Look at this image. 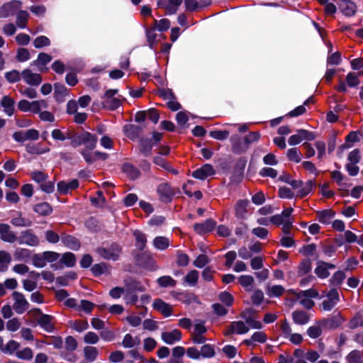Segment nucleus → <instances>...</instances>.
<instances>
[{
	"label": "nucleus",
	"instance_id": "1",
	"mask_svg": "<svg viewBox=\"0 0 363 363\" xmlns=\"http://www.w3.org/2000/svg\"><path fill=\"white\" fill-rule=\"evenodd\" d=\"M247 162L245 157H240L233 167V173L230 177L231 184H238L242 182L244 177V172Z\"/></svg>",
	"mask_w": 363,
	"mask_h": 363
},
{
	"label": "nucleus",
	"instance_id": "2",
	"mask_svg": "<svg viewBox=\"0 0 363 363\" xmlns=\"http://www.w3.org/2000/svg\"><path fill=\"white\" fill-rule=\"evenodd\" d=\"M122 248L116 242H112L108 247H98V254L105 259L116 261L119 259Z\"/></svg>",
	"mask_w": 363,
	"mask_h": 363
},
{
	"label": "nucleus",
	"instance_id": "3",
	"mask_svg": "<svg viewBox=\"0 0 363 363\" xmlns=\"http://www.w3.org/2000/svg\"><path fill=\"white\" fill-rule=\"evenodd\" d=\"M359 76L355 72H349L346 76L345 82L340 79L339 84L335 89L340 93H346L347 91V86L350 88L357 87L360 83Z\"/></svg>",
	"mask_w": 363,
	"mask_h": 363
},
{
	"label": "nucleus",
	"instance_id": "4",
	"mask_svg": "<svg viewBox=\"0 0 363 363\" xmlns=\"http://www.w3.org/2000/svg\"><path fill=\"white\" fill-rule=\"evenodd\" d=\"M137 265L148 271H155L157 269L156 261L151 255L147 252H141L135 257Z\"/></svg>",
	"mask_w": 363,
	"mask_h": 363
},
{
	"label": "nucleus",
	"instance_id": "5",
	"mask_svg": "<svg viewBox=\"0 0 363 363\" xmlns=\"http://www.w3.org/2000/svg\"><path fill=\"white\" fill-rule=\"evenodd\" d=\"M157 194L159 196V200L164 203L172 202L175 194L174 190L167 182L162 183L157 186Z\"/></svg>",
	"mask_w": 363,
	"mask_h": 363
},
{
	"label": "nucleus",
	"instance_id": "6",
	"mask_svg": "<svg viewBox=\"0 0 363 363\" xmlns=\"http://www.w3.org/2000/svg\"><path fill=\"white\" fill-rule=\"evenodd\" d=\"M21 6L22 2L19 0H12L4 4L0 7V18H8L14 16L21 10Z\"/></svg>",
	"mask_w": 363,
	"mask_h": 363
},
{
	"label": "nucleus",
	"instance_id": "7",
	"mask_svg": "<svg viewBox=\"0 0 363 363\" xmlns=\"http://www.w3.org/2000/svg\"><path fill=\"white\" fill-rule=\"evenodd\" d=\"M125 293L133 294L136 292H145L146 288L142 283L133 277H127L123 279Z\"/></svg>",
	"mask_w": 363,
	"mask_h": 363
},
{
	"label": "nucleus",
	"instance_id": "8",
	"mask_svg": "<svg viewBox=\"0 0 363 363\" xmlns=\"http://www.w3.org/2000/svg\"><path fill=\"white\" fill-rule=\"evenodd\" d=\"M12 298L14 300L13 308L18 314H23L29 308V303L26 299L24 295L18 291L12 293Z\"/></svg>",
	"mask_w": 363,
	"mask_h": 363
},
{
	"label": "nucleus",
	"instance_id": "9",
	"mask_svg": "<svg viewBox=\"0 0 363 363\" xmlns=\"http://www.w3.org/2000/svg\"><path fill=\"white\" fill-rule=\"evenodd\" d=\"M344 321L345 319L342 318L340 313H337L330 318L319 320L318 323L325 329L334 330L340 327Z\"/></svg>",
	"mask_w": 363,
	"mask_h": 363
},
{
	"label": "nucleus",
	"instance_id": "10",
	"mask_svg": "<svg viewBox=\"0 0 363 363\" xmlns=\"http://www.w3.org/2000/svg\"><path fill=\"white\" fill-rule=\"evenodd\" d=\"M144 125L126 124L123 128L124 135L131 140L139 139L143 133Z\"/></svg>",
	"mask_w": 363,
	"mask_h": 363
},
{
	"label": "nucleus",
	"instance_id": "11",
	"mask_svg": "<svg viewBox=\"0 0 363 363\" xmlns=\"http://www.w3.org/2000/svg\"><path fill=\"white\" fill-rule=\"evenodd\" d=\"M16 240L20 245L26 244L30 246H37L39 244L38 238L32 232L31 230L22 231L21 235L17 237Z\"/></svg>",
	"mask_w": 363,
	"mask_h": 363
},
{
	"label": "nucleus",
	"instance_id": "12",
	"mask_svg": "<svg viewBox=\"0 0 363 363\" xmlns=\"http://www.w3.org/2000/svg\"><path fill=\"white\" fill-rule=\"evenodd\" d=\"M216 225V221L213 218H208L203 223H196L194 225V231L203 235L213 231Z\"/></svg>",
	"mask_w": 363,
	"mask_h": 363
},
{
	"label": "nucleus",
	"instance_id": "13",
	"mask_svg": "<svg viewBox=\"0 0 363 363\" xmlns=\"http://www.w3.org/2000/svg\"><path fill=\"white\" fill-rule=\"evenodd\" d=\"M230 140L232 145V151L235 154H242L245 152L249 148L244 138H242L238 135H232Z\"/></svg>",
	"mask_w": 363,
	"mask_h": 363
},
{
	"label": "nucleus",
	"instance_id": "14",
	"mask_svg": "<svg viewBox=\"0 0 363 363\" xmlns=\"http://www.w3.org/2000/svg\"><path fill=\"white\" fill-rule=\"evenodd\" d=\"M216 174L213 167L211 164H204L201 167L196 169L192 172V177L200 180H205L210 176Z\"/></svg>",
	"mask_w": 363,
	"mask_h": 363
},
{
	"label": "nucleus",
	"instance_id": "15",
	"mask_svg": "<svg viewBox=\"0 0 363 363\" xmlns=\"http://www.w3.org/2000/svg\"><path fill=\"white\" fill-rule=\"evenodd\" d=\"M152 308L154 310L161 313L162 315L166 318L170 316L173 312L172 306L160 298L154 300Z\"/></svg>",
	"mask_w": 363,
	"mask_h": 363
},
{
	"label": "nucleus",
	"instance_id": "16",
	"mask_svg": "<svg viewBox=\"0 0 363 363\" xmlns=\"http://www.w3.org/2000/svg\"><path fill=\"white\" fill-rule=\"evenodd\" d=\"M340 11L347 17H352L357 12L356 4L350 0H340L338 4Z\"/></svg>",
	"mask_w": 363,
	"mask_h": 363
},
{
	"label": "nucleus",
	"instance_id": "17",
	"mask_svg": "<svg viewBox=\"0 0 363 363\" xmlns=\"http://www.w3.org/2000/svg\"><path fill=\"white\" fill-rule=\"evenodd\" d=\"M79 186V181L77 179H72L69 182L60 181L57 184V191L62 195H67L69 190L77 189Z\"/></svg>",
	"mask_w": 363,
	"mask_h": 363
},
{
	"label": "nucleus",
	"instance_id": "18",
	"mask_svg": "<svg viewBox=\"0 0 363 363\" xmlns=\"http://www.w3.org/2000/svg\"><path fill=\"white\" fill-rule=\"evenodd\" d=\"M22 77L23 80L30 86H38L42 82V77L40 74L33 73L30 69L23 70Z\"/></svg>",
	"mask_w": 363,
	"mask_h": 363
},
{
	"label": "nucleus",
	"instance_id": "19",
	"mask_svg": "<svg viewBox=\"0 0 363 363\" xmlns=\"http://www.w3.org/2000/svg\"><path fill=\"white\" fill-rule=\"evenodd\" d=\"M11 227L6 223H0V238L4 242L13 243L17 240L15 233L11 231Z\"/></svg>",
	"mask_w": 363,
	"mask_h": 363
},
{
	"label": "nucleus",
	"instance_id": "20",
	"mask_svg": "<svg viewBox=\"0 0 363 363\" xmlns=\"http://www.w3.org/2000/svg\"><path fill=\"white\" fill-rule=\"evenodd\" d=\"M55 318L48 314H42L41 316L38 319V325L48 333L54 332L55 328L54 324L52 323Z\"/></svg>",
	"mask_w": 363,
	"mask_h": 363
},
{
	"label": "nucleus",
	"instance_id": "21",
	"mask_svg": "<svg viewBox=\"0 0 363 363\" xmlns=\"http://www.w3.org/2000/svg\"><path fill=\"white\" fill-rule=\"evenodd\" d=\"M121 171L132 181L138 179L141 175L139 169L129 162H125L122 164Z\"/></svg>",
	"mask_w": 363,
	"mask_h": 363
},
{
	"label": "nucleus",
	"instance_id": "22",
	"mask_svg": "<svg viewBox=\"0 0 363 363\" xmlns=\"http://www.w3.org/2000/svg\"><path fill=\"white\" fill-rule=\"evenodd\" d=\"M153 145L151 138H140L138 140L140 152L145 157H150L152 155Z\"/></svg>",
	"mask_w": 363,
	"mask_h": 363
},
{
	"label": "nucleus",
	"instance_id": "23",
	"mask_svg": "<svg viewBox=\"0 0 363 363\" xmlns=\"http://www.w3.org/2000/svg\"><path fill=\"white\" fill-rule=\"evenodd\" d=\"M61 241L67 247L77 251L81 247V242L79 239L73 235L63 233L61 235Z\"/></svg>",
	"mask_w": 363,
	"mask_h": 363
},
{
	"label": "nucleus",
	"instance_id": "24",
	"mask_svg": "<svg viewBox=\"0 0 363 363\" xmlns=\"http://www.w3.org/2000/svg\"><path fill=\"white\" fill-rule=\"evenodd\" d=\"M182 337V333L178 329H174L171 332H163L162 333V340L168 345H173L175 342L180 341Z\"/></svg>",
	"mask_w": 363,
	"mask_h": 363
},
{
	"label": "nucleus",
	"instance_id": "25",
	"mask_svg": "<svg viewBox=\"0 0 363 363\" xmlns=\"http://www.w3.org/2000/svg\"><path fill=\"white\" fill-rule=\"evenodd\" d=\"M67 95L68 89L63 84L60 82L54 84V98L57 102H64Z\"/></svg>",
	"mask_w": 363,
	"mask_h": 363
},
{
	"label": "nucleus",
	"instance_id": "26",
	"mask_svg": "<svg viewBox=\"0 0 363 363\" xmlns=\"http://www.w3.org/2000/svg\"><path fill=\"white\" fill-rule=\"evenodd\" d=\"M248 205L249 201L247 199H240L237 201L235 206L236 218L239 219H245L246 218Z\"/></svg>",
	"mask_w": 363,
	"mask_h": 363
},
{
	"label": "nucleus",
	"instance_id": "27",
	"mask_svg": "<svg viewBox=\"0 0 363 363\" xmlns=\"http://www.w3.org/2000/svg\"><path fill=\"white\" fill-rule=\"evenodd\" d=\"M33 211L41 216H48L50 215L53 208L52 206L48 202H42L33 206Z\"/></svg>",
	"mask_w": 363,
	"mask_h": 363
},
{
	"label": "nucleus",
	"instance_id": "28",
	"mask_svg": "<svg viewBox=\"0 0 363 363\" xmlns=\"http://www.w3.org/2000/svg\"><path fill=\"white\" fill-rule=\"evenodd\" d=\"M1 106L4 108V111L9 116H11L15 111V101L9 96H3L1 101Z\"/></svg>",
	"mask_w": 363,
	"mask_h": 363
},
{
	"label": "nucleus",
	"instance_id": "29",
	"mask_svg": "<svg viewBox=\"0 0 363 363\" xmlns=\"http://www.w3.org/2000/svg\"><path fill=\"white\" fill-rule=\"evenodd\" d=\"M98 141V138L96 135L89 132H84V144L86 149L89 151L93 150L96 147Z\"/></svg>",
	"mask_w": 363,
	"mask_h": 363
},
{
	"label": "nucleus",
	"instance_id": "30",
	"mask_svg": "<svg viewBox=\"0 0 363 363\" xmlns=\"http://www.w3.org/2000/svg\"><path fill=\"white\" fill-rule=\"evenodd\" d=\"M133 234L135 239V247L138 250L143 251L147 244L146 235L139 230H134Z\"/></svg>",
	"mask_w": 363,
	"mask_h": 363
},
{
	"label": "nucleus",
	"instance_id": "31",
	"mask_svg": "<svg viewBox=\"0 0 363 363\" xmlns=\"http://www.w3.org/2000/svg\"><path fill=\"white\" fill-rule=\"evenodd\" d=\"M294 322L298 325H305L309 321V315L304 311H294L292 313Z\"/></svg>",
	"mask_w": 363,
	"mask_h": 363
},
{
	"label": "nucleus",
	"instance_id": "32",
	"mask_svg": "<svg viewBox=\"0 0 363 363\" xmlns=\"http://www.w3.org/2000/svg\"><path fill=\"white\" fill-rule=\"evenodd\" d=\"M318 220L323 224H329L330 220L335 217V213L332 209H325L317 212Z\"/></svg>",
	"mask_w": 363,
	"mask_h": 363
},
{
	"label": "nucleus",
	"instance_id": "33",
	"mask_svg": "<svg viewBox=\"0 0 363 363\" xmlns=\"http://www.w3.org/2000/svg\"><path fill=\"white\" fill-rule=\"evenodd\" d=\"M29 18V13L27 11L20 10L16 13V23L20 28H26L27 26L28 20Z\"/></svg>",
	"mask_w": 363,
	"mask_h": 363
},
{
	"label": "nucleus",
	"instance_id": "34",
	"mask_svg": "<svg viewBox=\"0 0 363 363\" xmlns=\"http://www.w3.org/2000/svg\"><path fill=\"white\" fill-rule=\"evenodd\" d=\"M91 272L96 277H100L102 274L109 273L108 264L105 262H100L95 264L91 267Z\"/></svg>",
	"mask_w": 363,
	"mask_h": 363
},
{
	"label": "nucleus",
	"instance_id": "35",
	"mask_svg": "<svg viewBox=\"0 0 363 363\" xmlns=\"http://www.w3.org/2000/svg\"><path fill=\"white\" fill-rule=\"evenodd\" d=\"M121 100L118 98L103 100L101 102L102 107L104 109L115 111L121 106Z\"/></svg>",
	"mask_w": 363,
	"mask_h": 363
},
{
	"label": "nucleus",
	"instance_id": "36",
	"mask_svg": "<svg viewBox=\"0 0 363 363\" xmlns=\"http://www.w3.org/2000/svg\"><path fill=\"white\" fill-rule=\"evenodd\" d=\"M311 260L309 258L302 259L298 267V276L303 277L311 270Z\"/></svg>",
	"mask_w": 363,
	"mask_h": 363
},
{
	"label": "nucleus",
	"instance_id": "37",
	"mask_svg": "<svg viewBox=\"0 0 363 363\" xmlns=\"http://www.w3.org/2000/svg\"><path fill=\"white\" fill-rule=\"evenodd\" d=\"M60 262L67 267H73L76 264V257L74 253L67 252L62 255Z\"/></svg>",
	"mask_w": 363,
	"mask_h": 363
},
{
	"label": "nucleus",
	"instance_id": "38",
	"mask_svg": "<svg viewBox=\"0 0 363 363\" xmlns=\"http://www.w3.org/2000/svg\"><path fill=\"white\" fill-rule=\"evenodd\" d=\"M315 183L313 180H308L306 182L305 186L297 191L296 196L303 199L307 196L313 189Z\"/></svg>",
	"mask_w": 363,
	"mask_h": 363
},
{
	"label": "nucleus",
	"instance_id": "39",
	"mask_svg": "<svg viewBox=\"0 0 363 363\" xmlns=\"http://www.w3.org/2000/svg\"><path fill=\"white\" fill-rule=\"evenodd\" d=\"M154 247L160 250H166L169 245V239L163 236H157L153 240Z\"/></svg>",
	"mask_w": 363,
	"mask_h": 363
},
{
	"label": "nucleus",
	"instance_id": "40",
	"mask_svg": "<svg viewBox=\"0 0 363 363\" xmlns=\"http://www.w3.org/2000/svg\"><path fill=\"white\" fill-rule=\"evenodd\" d=\"M52 60V56L45 52H40L38 55L37 60L32 62L31 65L45 66Z\"/></svg>",
	"mask_w": 363,
	"mask_h": 363
},
{
	"label": "nucleus",
	"instance_id": "41",
	"mask_svg": "<svg viewBox=\"0 0 363 363\" xmlns=\"http://www.w3.org/2000/svg\"><path fill=\"white\" fill-rule=\"evenodd\" d=\"M11 261V257L6 251H0V272H4L8 269V264Z\"/></svg>",
	"mask_w": 363,
	"mask_h": 363
},
{
	"label": "nucleus",
	"instance_id": "42",
	"mask_svg": "<svg viewBox=\"0 0 363 363\" xmlns=\"http://www.w3.org/2000/svg\"><path fill=\"white\" fill-rule=\"evenodd\" d=\"M157 282L160 287H174L177 284V281L172 278L170 276H162L157 279Z\"/></svg>",
	"mask_w": 363,
	"mask_h": 363
},
{
	"label": "nucleus",
	"instance_id": "43",
	"mask_svg": "<svg viewBox=\"0 0 363 363\" xmlns=\"http://www.w3.org/2000/svg\"><path fill=\"white\" fill-rule=\"evenodd\" d=\"M11 223L16 227H30L32 225V221L30 219L22 218L21 213H19L18 217L12 218Z\"/></svg>",
	"mask_w": 363,
	"mask_h": 363
},
{
	"label": "nucleus",
	"instance_id": "44",
	"mask_svg": "<svg viewBox=\"0 0 363 363\" xmlns=\"http://www.w3.org/2000/svg\"><path fill=\"white\" fill-rule=\"evenodd\" d=\"M345 277L346 275L343 271H337L333 274V277L330 279V285L340 286L342 284Z\"/></svg>",
	"mask_w": 363,
	"mask_h": 363
},
{
	"label": "nucleus",
	"instance_id": "45",
	"mask_svg": "<svg viewBox=\"0 0 363 363\" xmlns=\"http://www.w3.org/2000/svg\"><path fill=\"white\" fill-rule=\"evenodd\" d=\"M84 357L89 362H94L98 356V350L95 347L86 346L84 349Z\"/></svg>",
	"mask_w": 363,
	"mask_h": 363
},
{
	"label": "nucleus",
	"instance_id": "46",
	"mask_svg": "<svg viewBox=\"0 0 363 363\" xmlns=\"http://www.w3.org/2000/svg\"><path fill=\"white\" fill-rule=\"evenodd\" d=\"M155 27H151L147 29L145 32L148 45L152 50L155 48V45L156 44L157 34L155 33Z\"/></svg>",
	"mask_w": 363,
	"mask_h": 363
},
{
	"label": "nucleus",
	"instance_id": "47",
	"mask_svg": "<svg viewBox=\"0 0 363 363\" xmlns=\"http://www.w3.org/2000/svg\"><path fill=\"white\" fill-rule=\"evenodd\" d=\"M284 291L285 289L281 285H274L267 288V294L269 297H279Z\"/></svg>",
	"mask_w": 363,
	"mask_h": 363
},
{
	"label": "nucleus",
	"instance_id": "48",
	"mask_svg": "<svg viewBox=\"0 0 363 363\" xmlns=\"http://www.w3.org/2000/svg\"><path fill=\"white\" fill-rule=\"evenodd\" d=\"M286 156L289 161L298 163L301 160L302 155L296 147H292L287 150Z\"/></svg>",
	"mask_w": 363,
	"mask_h": 363
},
{
	"label": "nucleus",
	"instance_id": "49",
	"mask_svg": "<svg viewBox=\"0 0 363 363\" xmlns=\"http://www.w3.org/2000/svg\"><path fill=\"white\" fill-rule=\"evenodd\" d=\"M229 135L230 132L227 130H214L209 132V136L218 140H225L229 137Z\"/></svg>",
	"mask_w": 363,
	"mask_h": 363
},
{
	"label": "nucleus",
	"instance_id": "50",
	"mask_svg": "<svg viewBox=\"0 0 363 363\" xmlns=\"http://www.w3.org/2000/svg\"><path fill=\"white\" fill-rule=\"evenodd\" d=\"M67 139L71 140V145L73 147H77L84 144V132L81 134L74 133L71 136H67Z\"/></svg>",
	"mask_w": 363,
	"mask_h": 363
},
{
	"label": "nucleus",
	"instance_id": "51",
	"mask_svg": "<svg viewBox=\"0 0 363 363\" xmlns=\"http://www.w3.org/2000/svg\"><path fill=\"white\" fill-rule=\"evenodd\" d=\"M346 359L348 363H363L361 352L357 350L351 351L346 357Z\"/></svg>",
	"mask_w": 363,
	"mask_h": 363
},
{
	"label": "nucleus",
	"instance_id": "52",
	"mask_svg": "<svg viewBox=\"0 0 363 363\" xmlns=\"http://www.w3.org/2000/svg\"><path fill=\"white\" fill-rule=\"evenodd\" d=\"M43 253H37L34 254L32 256V264L38 268H43L44 267L47 262L45 259L44 258Z\"/></svg>",
	"mask_w": 363,
	"mask_h": 363
},
{
	"label": "nucleus",
	"instance_id": "53",
	"mask_svg": "<svg viewBox=\"0 0 363 363\" xmlns=\"http://www.w3.org/2000/svg\"><path fill=\"white\" fill-rule=\"evenodd\" d=\"M156 29L160 32L167 31L170 27V21L167 18H162L160 21L154 20Z\"/></svg>",
	"mask_w": 363,
	"mask_h": 363
},
{
	"label": "nucleus",
	"instance_id": "54",
	"mask_svg": "<svg viewBox=\"0 0 363 363\" xmlns=\"http://www.w3.org/2000/svg\"><path fill=\"white\" fill-rule=\"evenodd\" d=\"M200 354L203 358H211L215 355V350L213 345L205 344L201 348Z\"/></svg>",
	"mask_w": 363,
	"mask_h": 363
},
{
	"label": "nucleus",
	"instance_id": "55",
	"mask_svg": "<svg viewBox=\"0 0 363 363\" xmlns=\"http://www.w3.org/2000/svg\"><path fill=\"white\" fill-rule=\"evenodd\" d=\"M219 300L223 303L227 307L233 305L234 298L231 294L227 291H222L218 295Z\"/></svg>",
	"mask_w": 363,
	"mask_h": 363
},
{
	"label": "nucleus",
	"instance_id": "56",
	"mask_svg": "<svg viewBox=\"0 0 363 363\" xmlns=\"http://www.w3.org/2000/svg\"><path fill=\"white\" fill-rule=\"evenodd\" d=\"M199 272L196 269L190 271L184 277L185 282L191 286H195L198 282Z\"/></svg>",
	"mask_w": 363,
	"mask_h": 363
},
{
	"label": "nucleus",
	"instance_id": "57",
	"mask_svg": "<svg viewBox=\"0 0 363 363\" xmlns=\"http://www.w3.org/2000/svg\"><path fill=\"white\" fill-rule=\"evenodd\" d=\"M50 45V39L45 35L37 37L33 41V45L35 48H42Z\"/></svg>",
	"mask_w": 363,
	"mask_h": 363
},
{
	"label": "nucleus",
	"instance_id": "58",
	"mask_svg": "<svg viewBox=\"0 0 363 363\" xmlns=\"http://www.w3.org/2000/svg\"><path fill=\"white\" fill-rule=\"evenodd\" d=\"M342 62L341 52L337 51L331 55H329L327 58V64L329 65H338Z\"/></svg>",
	"mask_w": 363,
	"mask_h": 363
},
{
	"label": "nucleus",
	"instance_id": "59",
	"mask_svg": "<svg viewBox=\"0 0 363 363\" xmlns=\"http://www.w3.org/2000/svg\"><path fill=\"white\" fill-rule=\"evenodd\" d=\"M71 328L74 330L81 333L89 328V324L86 320H76L72 323Z\"/></svg>",
	"mask_w": 363,
	"mask_h": 363
},
{
	"label": "nucleus",
	"instance_id": "60",
	"mask_svg": "<svg viewBox=\"0 0 363 363\" xmlns=\"http://www.w3.org/2000/svg\"><path fill=\"white\" fill-rule=\"evenodd\" d=\"M30 55L28 49L24 48H18L16 59L18 62H26L30 59Z\"/></svg>",
	"mask_w": 363,
	"mask_h": 363
},
{
	"label": "nucleus",
	"instance_id": "61",
	"mask_svg": "<svg viewBox=\"0 0 363 363\" xmlns=\"http://www.w3.org/2000/svg\"><path fill=\"white\" fill-rule=\"evenodd\" d=\"M314 272L320 279H326L330 276L329 271L327 270V267L323 264H318Z\"/></svg>",
	"mask_w": 363,
	"mask_h": 363
},
{
	"label": "nucleus",
	"instance_id": "62",
	"mask_svg": "<svg viewBox=\"0 0 363 363\" xmlns=\"http://www.w3.org/2000/svg\"><path fill=\"white\" fill-rule=\"evenodd\" d=\"M5 78L10 83H16L21 80V74L18 71L13 69L5 73Z\"/></svg>",
	"mask_w": 363,
	"mask_h": 363
},
{
	"label": "nucleus",
	"instance_id": "63",
	"mask_svg": "<svg viewBox=\"0 0 363 363\" xmlns=\"http://www.w3.org/2000/svg\"><path fill=\"white\" fill-rule=\"evenodd\" d=\"M279 197L281 199H291L294 197V193L286 186H281L278 190Z\"/></svg>",
	"mask_w": 363,
	"mask_h": 363
},
{
	"label": "nucleus",
	"instance_id": "64",
	"mask_svg": "<svg viewBox=\"0 0 363 363\" xmlns=\"http://www.w3.org/2000/svg\"><path fill=\"white\" fill-rule=\"evenodd\" d=\"M209 262V259L204 254L199 255L194 261L193 264L198 268H203Z\"/></svg>",
	"mask_w": 363,
	"mask_h": 363
}]
</instances>
